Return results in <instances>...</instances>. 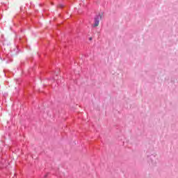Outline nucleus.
Segmentation results:
<instances>
[{
	"label": "nucleus",
	"instance_id": "f257e3e1",
	"mask_svg": "<svg viewBox=\"0 0 178 178\" xmlns=\"http://www.w3.org/2000/svg\"><path fill=\"white\" fill-rule=\"evenodd\" d=\"M102 16L101 15H97L95 18V23L93 27H98L99 26V20H101Z\"/></svg>",
	"mask_w": 178,
	"mask_h": 178
},
{
	"label": "nucleus",
	"instance_id": "f03ea898",
	"mask_svg": "<svg viewBox=\"0 0 178 178\" xmlns=\"http://www.w3.org/2000/svg\"><path fill=\"white\" fill-rule=\"evenodd\" d=\"M58 8H63V4H58Z\"/></svg>",
	"mask_w": 178,
	"mask_h": 178
}]
</instances>
